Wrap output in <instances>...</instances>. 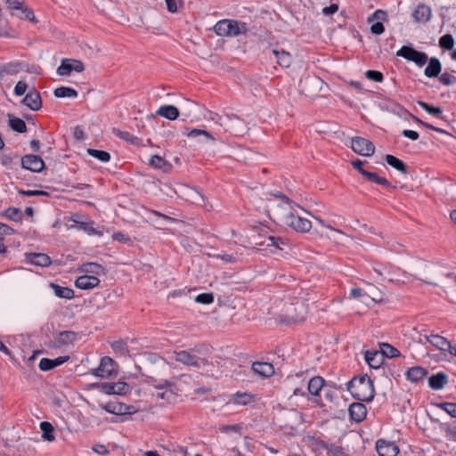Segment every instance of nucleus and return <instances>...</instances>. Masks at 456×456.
I'll list each match as a JSON object with an SVG mask.
<instances>
[{"instance_id": "obj_1", "label": "nucleus", "mask_w": 456, "mask_h": 456, "mask_svg": "<svg viewBox=\"0 0 456 456\" xmlns=\"http://www.w3.org/2000/svg\"><path fill=\"white\" fill-rule=\"evenodd\" d=\"M273 196L281 200V202L278 207L285 211V214L281 217V221L287 226L298 232H307L311 230V221L295 214V208H299L297 204L290 200L281 192L275 193Z\"/></svg>"}, {"instance_id": "obj_2", "label": "nucleus", "mask_w": 456, "mask_h": 456, "mask_svg": "<svg viewBox=\"0 0 456 456\" xmlns=\"http://www.w3.org/2000/svg\"><path fill=\"white\" fill-rule=\"evenodd\" d=\"M207 350L208 346L206 345H197L187 350L175 351V360L185 366L197 370L202 369L209 372L212 370L213 363L207 358L200 356L204 354Z\"/></svg>"}, {"instance_id": "obj_3", "label": "nucleus", "mask_w": 456, "mask_h": 456, "mask_svg": "<svg viewBox=\"0 0 456 456\" xmlns=\"http://www.w3.org/2000/svg\"><path fill=\"white\" fill-rule=\"evenodd\" d=\"M347 390L360 402H371L375 396L373 382L366 374L353 378L347 383Z\"/></svg>"}, {"instance_id": "obj_4", "label": "nucleus", "mask_w": 456, "mask_h": 456, "mask_svg": "<svg viewBox=\"0 0 456 456\" xmlns=\"http://www.w3.org/2000/svg\"><path fill=\"white\" fill-rule=\"evenodd\" d=\"M150 384L156 388L158 391L154 395L158 399L164 400L167 403H172L176 398V393L175 392V384L172 381H169L167 379H152L150 381Z\"/></svg>"}, {"instance_id": "obj_5", "label": "nucleus", "mask_w": 456, "mask_h": 456, "mask_svg": "<svg viewBox=\"0 0 456 456\" xmlns=\"http://www.w3.org/2000/svg\"><path fill=\"white\" fill-rule=\"evenodd\" d=\"M94 387H97L101 392L106 395H126L131 391V387L126 382L121 380L113 383H96L94 384Z\"/></svg>"}, {"instance_id": "obj_6", "label": "nucleus", "mask_w": 456, "mask_h": 456, "mask_svg": "<svg viewBox=\"0 0 456 456\" xmlns=\"http://www.w3.org/2000/svg\"><path fill=\"white\" fill-rule=\"evenodd\" d=\"M396 55L413 61L419 67L424 66L428 60L426 53L419 52L410 45L402 46L397 51Z\"/></svg>"}, {"instance_id": "obj_7", "label": "nucleus", "mask_w": 456, "mask_h": 456, "mask_svg": "<svg viewBox=\"0 0 456 456\" xmlns=\"http://www.w3.org/2000/svg\"><path fill=\"white\" fill-rule=\"evenodd\" d=\"M352 150L358 155L369 157L375 151L374 144L368 139L356 136L351 142Z\"/></svg>"}, {"instance_id": "obj_8", "label": "nucleus", "mask_w": 456, "mask_h": 456, "mask_svg": "<svg viewBox=\"0 0 456 456\" xmlns=\"http://www.w3.org/2000/svg\"><path fill=\"white\" fill-rule=\"evenodd\" d=\"M116 362L109 357L104 356L101 359L100 365L92 370V373L99 378L107 379L116 373Z\"/></svg>"}, {"instance_id": "obj_9", "label": "nucleus", "mask_w": 456, "mask_h": 456, "mask_svg": "<svg viewBox=\"0 0 456 456\" xmlns=\"http://www.w3.org/2000/svg\"><path fill=\"white\" fill-rule=\"evenodd\" d=\"M21 167L34 173H40L44 170L45 165L42 158L35 154L24 155L21 159Z\"/></svg>"}, {"instance_id": "obj_10", "label": "nucleus", "mask_w": 456, "mask_h": 456, "mask_svg": "<svg viewBox=\"0 0 456 456\" xmlns=\"http://www.w3.org/2000/svg\"><path fill=\"white\" fill-rule=\"evenodd\" d=\"M85 65L79 60L63 59L57 69V74L60 76H69L72 71L80 73L84 71Z\"/></svg>"}, {"instance_id": "obj_11", "label": "nucleus", "mask_w": 456, "mask_h": 456, "mask_svg": "<svg viewBox=\"0 0 456 456\" xmlns=\"http://www.w3.org/2000/svg\"><path fill=\"white\" fill-rule=\"evenodd\" d=\"M376 451L379 456H397L400 452L399 447L395 442L382 438L377 440Z\"/></svg>"}, {"instance_id": "obj_12", "label": "nucleus", "mask_w": 456, "mask_h": 456, "mask_svg": "<svg viewBox=\"0 0 456 456\" xmlns=\"http://www.w3.org/2000/svg\"><path fill=\"white\" fill-rule=\"evenodd\" d=\"M102 409L114 415H126L134 412V406L119 402H109L100 405Z\"/></svg>"}, {"instance_id": "obj_13", "label": "nucleus", "mask_w": 456, "mask_h": 456, "mask_svg": "<svg viewBox=\"0 0 456 456\" xmlns=\"http://www.w3.org/2000/svg\"><path fill=\"white\" fill-rule=\"evenodd\" d=\"M21 103L26 105L31 110L37 111L42 107V99L39 92L33 89L28 91V93L25 95Z\"/></svg>"}, {"instance_id": "obj_14", "label": "nucleus", "mask_w": 456, "mask_h": 456, "mask_svg": "<svg viewBox=\"0 0 456 456\" xmlns=\"http://www.w3.org/2000/svg\"><path fill=\"white\" fill-rule=\"evenodd\" d=\"M431 15V8L425 4H419L411 14L414 21L418 23L428 22L430 20Z\"/></svg>"}, {"instance_id": "obj_15", "label": "nucleus", "mask_w": 456, "mask_h": 456, "mask_svg": "<svg viewBox=\"0 0 456 456\" xmlns=\"http://www.w3.org/2000/svg\"><path fill=\"white\" fill-rule=\"evenodd\" d=\"M248 32V24L235 20H228L227 37H235L240 35H246Z\"/></svg>"}, {"instance_id": "obj_16", "label": "nucleus", "mask_w": 456, "mask_h": 456, "mask_svg": "<svg viewBox=\"0 0 456 456\" xmlns=\"http://www.w3.org/2000/svg\"><path fill=\"white\" fill-rule=\"evenodd\" d=\"M349 416L356 423L362 422L367 414L366 406L362 402L353 403L348 409Z\"/></svg>"}, {"instance_id": "obj_17", "label": "nucleus", "mask_w": 456, "mask_h": 456, "mask_svg": "<svg viewBox=\"0 0 456 456\" xmlns=\"http://www.w3.org/2000/svg\"><path fill=\"white\" fill-rule=\"evenodd\" d=\"M100 284V279L94 275H82L76 279L75 286L80 289H91Z\"/></svg>"}, {"instance_id": "obj_18", "label": "nucleus", "mask_w": 456, "mask_h": 456, "mask_svg": "<svg viewBox=\"0 0 456 456\" xmlns=\"http://www.w3.org/2000/svg\"><path fill=\"white\" fill-rule=\"evenodd\" d=\"M365 361L371 369H379L384 363L385 357L381 351L367 350L365 352Z\"/></svg>"}, {"instance_id": "obj_19", "label": "nucleus", "mask_w": 456, "mask_h": 456, "mask_svg": "<svg viewBox=\"0 0 456 456\" xmlns=\"http://www.w3.org/2000/svg\"><path fill=\"white\" fill-rule=\"evenodd\" d=\"M26 259L28 263L41 267H47L52 263L49 256L44 253H27Z\"/></svg>"}, {"instance_id": "obj_20", "label": "nucleus", "mask_w": 456, "mask_h": 456, "mask_svg": "<svg viewBox=\"0 0 456 456\" xmlns=\"http://www.w3.org/2000/svg\"><path fill=\"white\" fill-rule=\"evenodd\" d=\"M69 356H59L55 359L42 358L38 367L42 371H48L63 364L69 360Z\"/></svg>"}, {"instance_id": "obj_21", "label": "nucleus", "mask_w": 456, "mask_h": 456, "mask_svg": "<svg viewBox=\"0 0 456 456\" xmlns=\"http://www.w3.org/2000/svg\"><path fill=\"white\" fill-rule=\"evenodd\" d=\"M77 333L72 330H64L54 336L55 346H61L73 343L77 339Z\"/></svg>"}, {"instance_id": "obj_22", "label": "nucleus", "mask_w": 456, "mask_h": 456, "mask_svg": "<svg viewBox=\"0 0 456 456\" xmlns=\"http://www.w3.org/2000/svg\"><path fill=\"white\" fill-rule=\"evenodd\" d=\"M448 383V375L444 372H437L428 378V387L433 390H440Z\"/></svg>"}, {"instance_id": "obj_23", "label": "nucleus", "mask_w": 456, "mask_h": 456, "mask_svg": "<svg viewBox=\"0 0 456 456\" xmlns=\"http://www.w3.org/2000/svg\"><path fill=\"white\" fill-rule=\"evenodd\" d=\"M428 66L425 68L424 74L428 77H437L442 70V64L436 57L428 60Z\"/></svg>"}, {"instance_id": "obj_24", "label": "nucleus", "mask_w": 456, "mask_h": 456, "mask_svg": "<svg viewBox=\"0 0 456 456\" xmlns=\"http://www.w3.org/2000/svg\"><path fill=\"white\" fill-rule=\"evenodd\" d=\"M428 370L420 366L411 367L407 370L405 375L408 380L417 383L422 380L427 375Z\"/></svg>"}, {"instance_id": "obj_25", "label": "nucleus", "mask_w": 456, "mask_h": 456, "mask_svg": "<svg viewBox=\"0 0 456 456\" xmlns=\"http://www.w3.org/2000/svg\"><path fill=\"white\" fill-rule=\"evenodd\" d=\"M149 165L155 169L163 171L164 173L170 172L173 167L168 161L159 155L152 156L149 160Z\"/></svg>"}, {"instance_id": "obj_26", "label": "nucleus", "mask_w": 456, "mask_h": 456, "mask_svg": "<svg viewBox=\"0 0 456 456\" xmlns=\"http://www.w3.org/2000/svg\"><path fill=\"white\" fill-rule=\"evenodd\" d=\"M156 114L168 120H175L179 117V110L174 105H162L156 111Z\"/></svg>"}, {"instance_id": "obj_27", "label": "nucleus", "mask_w": 456, "mask_h": 456, "mask_svg": "<svg viewBox=\"0 0 456 456\" xmlns=\"http://www.w3.org/2000/svg\"><path fill=\"white\" fill-rule=\"evenodd\" d=\"M425 339L427 342L430 343L432 346L441 351H446L447 346H450V341L437 334L425 336Z\"/></svg>"}, {"instance_id": "obj_28", "label": "nucleus", "mask_w": 456, "mask_h": 456, "mask_svg": "<svg viewBox=\"0 0 456 456\" xmlns=\"http://www.w3.org/2000/svg\"><path fill=\"white\" fill-rule=\"evenodd\" d=\"M252 370L263 377H271L274 373V368L269 362H256L252 365Z\"/></svg>"}, {"instance_id": "obj_29", "label": "nucleus", "mask_w": 456, "mask_h": 456, "mask_svg": "<svg viewBox=\"0 0 456 456\" xmlns=\"http://www.w3.org/2000/svg\"><path fill=\"white\" fill-rule=\"evenodd\" d=\"M50 287L53 289L56 297L64 299H72L75 297V292L72 289L62 287L61 285L51 282Z\"/></svg>"}, {"instance_id": "obj_30", "label": "nucleus", "mask_w": 456, "mask_h": 456, "mask_svg": "<svg viewBox=\"0 0 456 456\" xmlns=\"http://www.w3.org/2000/svg\"><path fill=\"white\" fill-rule=\"evenodd\" d=\"M324 384L325 380L323 378L320 376H315L312 378L308 382V393L311 394L312 395L318 396Z\"/></svg>"}, {"instance_id": "obj_31", "label": "nucleus", "mask_w": 456, "mask_h": 456, "mask_svg": "<svg viewBox=\"0 0 456 456\" xmlns=\"http://www.w3.org/2000/svg\"><path fill=\"white\" fill-rule=\"evenodd\" d=\"M273 53L275 55L277 63L280 66H281L283 68H288L290 66L292 60H291V55L289 54V53L284 51L283 49H281V50L273 49Z\"/></svg>"}, {"instance_id": "obj_32", "label": "nucleus", "mask_w": 456, "mask_h": 456, "mask_svg": "<svg viewBox=\"0 0 456 456\" xmlns=\"http://www.w3.org/2000/svg\"><path fill=\"white\" fill-rule=\"evenodd\" d=\"M385 159L389 166H391L397 171H399L403 174L407 173V166L400 159L396 158L394 155L387 154L385 157Z\"/></svg>"}, {"instance_id": "obj_33", "label": "nucleus", "mask_w": 456, "mask_h": 456, "mask_svg": "<svg viewBox=\"0 0 456 456\" xmlns=\"http://www.w3.org/2000/svg\"><path fill=\"white\" fill-rule=\"evenodd\" d=\"M40 429L42 431V438L48 442H53L55 440L54 436V428L48 421H42L40 423Z\"/></svg>"}, {"instance_id": "obj_34", "label": "nucleus", "mask_w": 456, "mask_h": 456, "mask_svg": "<svg viewBox=\"0 0 456 456\" xmlns=\"http://www.w3.org/2000/svg\"><path fill=\"white\" fill-rule=\"evenodd\" d=\"M9 120L8 124L9 126L15 132L18 133H25L27 131V125L24 120H22L20 118L13 117L12 115H8Z\"/></svg>"}, {"instance_id": "obj_35", "label": "nucleus", "mask_w": 456, "mask_h": 456, "mask_svg": "<svg viewBox=\"0 0 456 456\" xmlns=\"http://www.w3.org/2000/svg\"><path fill=\"white\" fill-rule=\"evenodd\" d=\"M77 94L75 89L68 86H60L53 91V95L56 98H76Z\"/></svg>"}, {"instance_id": "obj_36", "label": "nucleus", "mask_w": 456, "mask_h": 456, "mask_svg": "<svg viewBox=\"0 0 456 456\" xmlns=\"http://www.w3.org/2000/svg\"><path fill=\"white\" fill-rule=\"evenodd\" d=\"M362 176L371 183H375L387 188L390 187V183L385 177H381L376 173L367 170L365 173H362Z\"/></svg>"}, {"instance_id": "obj_37", "label": "nucleus", "mask_w": 456, "mask_h": 456, "mask_svg": "<svg viewBox=\"0 0 456 456\" xmlns=\"http://www.w3.org/2000/svg\"><path fill=\"white\" fill-rule=\"evenodd\" d=\"M418 105L422 109L424 110L425 111H427L428 114L436 117V118H442L444 119V116H443V110L440 107H435L433 105H430L425 102H422V101H419L418 102Z\"/></svg>"}, {"instance_id": "obj_38", "label": "nucleus", "mask_w": 456, "mask_h": 456, "mask_svg": "<svg viewBox=\"0 0 456 456\" xmlns=\"http://www.w3.org/2000/svg\"><path fill=\"white\" fill-rule=\"evenodd\" d=\"M113 134H115L117 137L130 142L131 144L136 145L138 144L139 138L134 136V134H130L127 131H122L118 128H113L112 129Z\"/></svg>"}, {"instance_id": "obj_39", "label": "nucleus", "mask_w": 456, "mask_h": 456, "mask_svg": "<svg viewBox=\"0 0 456 456\" xmlns=\"http://www.w3.org/2000/svg\"><path fill=\"white\" fill-rule=\"evenodd\" d=\"M379 346L380 351L385 358H395L399 357L401 355V353L397 348L394 347L393 346L387 343H380Z\"/></svg>"}, {"instance_id": "obj_40", "label": "nucleus", "mask_w": 456, "mask_h": 456, "mask_svg": "<svg viewBox=\"0 0 456 456\" xmlns=\"http://www.w3.org/2000/svg\"><path fill=\"white\" fill-rule=\"evenodd\" d=\"M2 216L13 222H21L22 220V212L17 208H6Z\"/></svg>"}, {"instance_id": "obj_41", "label": "nucleus", "mask_w": 456, "mask_h": 456, "mask_svg": "<svg viewBox=\"0 0 456 456\" xmlns=\"http://www.w3.org/2000/svg\"><path fill=\"white\" fill-rule=\"evenodd\" d=\"M253 400V395L248 393H236L232 396V403L239 405H247Z\"/></svg>"}, {"instance_id": "obj_42", "label": "nucleus", "mask_w": 456, "mask_h": 456, "mask_svg": "<svg viewBox=\"0 0 456 456\" xmlns=\"http://www.w3.org/2000/svg\"><path fill=\"white\" fill-rule=\"evenodd\" d=\"M110 346L116 354L122 356H125L129 353L126 342L122 339L112 342Z\"/></svg>"}, {"instance_id": "obj_43", "label": "nucleus", "mask_w": 456, "mask_h": 456, "mask_svg": "<svg viewBox=\"0 0 456 456\" xmlns=\"http://www.w3.org/2000/svg\"><path fill=\"white\" fill-rule=\"evenodd\" d=\"M330 444L326 443L325 441L322 440L318 437H311L310 438V446L312 450L315 452H321L322 450H328Z\"/></svg>"}, {"instance_id": "obj_44", "label": "nucleus", "mask_w": 456, "mask_h": 456, "mask_svg": "<svg viewBox=\"0 0 456 456\" xmlns=\"http://www.w3.org/2000/svg\"><path fill=\"white\" fill-rule=\"evenodd\" d=\"M104 268L97 263H86L82 265V271L87 273L100 275Z\"/></svg>"}, {"instance_id": "obj_45", "label": "nucleus", "mask_w": 456, "mask_h": 456, "mask_svg": "<svg viewBox=\"0 0 456 456\" xmlns=\"http://www.w3.org/2000/svg\"><path fill=\"white\" fill-rule=\"evenodd\" d=\"M87 153L102 162H108L110 159V153L105 151L88 149Z\"/></svg>"}, {"instance_id": "obj_46", "label": "nucleus", "mask_w": 456, "mask_h": 456, "mask_svg": "<svg viewBox=\"0 0 456 456\" xmlns=\"http://www.w3.org/2000/svg\"><path fill=\"white\" fill-rule=\"evenodd\" d=\"M439 46L444 50H452L454 46V38L451 34H445L439 39Z\"/></svg>"}, {"instance_id": "obj_47", "label": "nucleus", "mask_w": 456, "mask_h": 456, "mask_svg": "<svg viewBox=\"0 0 456 456\" xmlns=\"http://www.w3.org/2000/svg\"><path fill=\"white\" fill-rule=\"evenodd\" d=\"M266 245L268 247L273 246L278 249L283 250L284 247H286L288 244L286 240L281 237L269 236L267 238Z\"/></svg>"}, {"instance_id": "obj_48", "label": "nucleus", "mask_w": 456, "mask_h": 456, "mask_svg": "<svg viewBox=\"0 0 456 456\" xmlns=\"http://www.w3.org/2000/svg\"><path fill=\"white\" fill-rule=\"evenodd\" d=\"M387 20V12L383 10H376L368 19V23H372L374 21H380L383 23Z\"/></svg>"}, {"instance_id": "obj_49", "label": "nucleus", "mask_w": 456, "mask_h": 456, "mask_svg": "<svg viewBox=\"0 0 456 456\" xmlns=\"http://www.w3.org/2000/svg\"><path fill=\"white\" fill-rule=\"evenodd\" d=\"M228 19L221 20L214 26V31L217 36L227 37Z\"/></svg>"}, {"instance_id": "obj_50", "label": "nucleus", "mask_w": 456, "mask_h": 456, "mask_svg": "<svg viewBox=\"0 0 456 456\" xmlns=\"http://www.w3.org/2000/svg\"><path fill=\"white\" fill-rule=\"evenodd\" d=\"M199 135H203L208 141H212V142L215 141V138L213 137V135L210 133H208V131L203 130V129H192L189 133H187V136L189 138H195Z\"/></svg>"}, {"instance_id": "obj_51", "label": "nucleus", "mask_w": 456, "mask_h": 456, "mask_svg": "<svg viewBox=\"0 0 456 456\" xmlns=\"http://www.w3.org/2000/svg\"><path fill=\"white\" fill-rule=\"evenodd\" d=\"M328 456H349L345 452L344 448L335 444H330L327 450Z\"/></svg>"}, {"instance_id": "obj_52", "label": "nucleus", "mask_w": 456, "mask_h": 456, "mask_svg": "<svg viewBox=\"0 0 456 456\" xmlns=\"http://www.w3.org/2000/svg\"><path fill=\"white\" fill-rule=\"evenodd\" d=\"M438 408L447 412L450 416L456 418V403H449V402H444L439 403Z\"/></svg>"}, {"instance_id": "obj_53", "label": "nucleus", "mask_w": 456, "mask_h": 456, "mask_svg": "<svg viewBox=\"0 0 456 456\" xmlns=\"http://www.w3.org/2000/svg\"><path fill=\"white\" fill-rule=\"evenodd\" d=\"M18 17L21 20L24 19V20H28L32 22H37V19L34 14V12L32 11V9L28 8L27 5H25L24 8L22 9L21 12L20 14H18Z\"/></svg>"}, {"instance_id": "obj_54", "label": "nucleus", "mask_w": 456, "mask_h": 456, "mask_svg": "<svg viewBox=\"0 0 456 456\" xmlns=\"http://www.w3.org/2000/svg\"><path fill=\"white\" fill-rule=\"evenodd\" d=\"M442 429L444 430L445 436L450 441L456 442V427L455 426L444 424L442 426Z\"/></svg>"}, {"instance_id": "obj_55", "label": "nucleus", "mask_w": 456, "mask_h": 456, "mask_svg": "<svg viewBox=\"0 0 456 456\" xmlns=\"http://www.w3.org/2000/svg\"><path fill=\"white\" fill-rule=\"evenodd\" d=\"M195 301L203 305H209L214 302L213 293H201L195 297Z\"/></svg>"}, {"instance_id": "obj_56", "label": "nucleus", "mask_w": 456, "mask_h": 456, "mask_svg": "<svg viewBox=\"0 0 456 456\" xmlns=\"http://www.w3.org/2000/svg\"><path fill=\"white\" fill-rule=\"evenodd\" d=\"M76 217H77V216H74L71 218V220H72L74 223L77 224H78V226H79V228H81L82 230H84V231L87 232H88V233H90V234H94V233H96V230H95V228H94V227L92 226V223H87V222H79V221H77V220L76 219Z\"/></svg>"}, {"instance_id": "obj_57", "label": "nucleus", "mask_w": 456, "mask_h": 456, "mask_svg": "<svg viewBox=\"0 0 456 456\" xmlns=\"http://www.w3.org/2000/svg\"><path fill=\"white\" fill-rule=\"evenodd\" d=\"M18 193L20 195L28 196V197H37V196H48L49 193L45 191L40 190H19Z\"/></svg>"}, {"instance_id": "obj_58", "label": "nucleus", "mask_w": 456, "mask_h": 456, "mask_svg": "<svg viewBox=\"0 0 456 456\" xmlns=\"http://www.w3.org/2000/svg\"><path fill=\"white\" fill-rule=\"evenodd\" d=\"M439 81L444 86H452L456 84V77L448 72H444L439 77Z\"/></svg>"}, {"instance_id": "obj_59", "label": "nucleus", "mask_w": 456, "mask_h": 456, "mask_svg": "<svg viewBox=\"0 0 456 456\" xmlns=\"http://www.w3.org/2000/svg\"><path fill=\"white\" fill-rule=\"evenodd\" d=\"M365 77L371 81L379 83L382 82L384 78L383 74L378 70H367L365 72Z\"/></svg>"}, {"instance_id": "obj_60", "label": "nucleus", "mask_w": 456, "mask_h": 456, "mask_svg": "<svg viewBox=\"0 0 456 456\" xmlns=\"http://www.w3.org/2000/svg\"><path fill=\"white\" fill-rule=\"evenodd\" d=\"M20 69V63L19 62H10L3 68V72L12 75L16 72H18Z\"/></svg>"}, {"instance_id": "obj_61", "label": "nucleus", "mask_w": 456, "mask_h": 456, "mask_svg": "<svg viewBox=\"0 0 456 456\" xmlns=\"http://www.w3.org/2000/svg\"><path fill=\"white\" fill-rule=\"evenodd\" d=\"M5 4L10 10L20 11V12L25 6L24 2L20 0H6Z\"/></svg>"}, {"instance_id": "obj_62", "label": "nucleus", "mask_w": 456, "mask_h": 456, "mask_svg": "<svg viewBox=\"0 0 456 456\" xmlns=\"http://www.w3.org/2000/svg\"><path fill=\"white\" fill-rule=\"evenodd\" d=\"M370 30L373 35H381L384 32L385 28L383 23L380 21H374L372 22Z\"/></svg>"}, {"instance_id": "obj_63", "label": "nucleus", "mask_w": 456, "mask_h": 456, "mask_svg": "<svg viewBox=\"0 0 456 456\" xmlns=\"http://www.w3.org/2000/svg\"><path fill=\"white\" fill-rule=\"evenodd\" d=\"M28 86L23 81H19L14 87V94L18 96L23 95L27 91Z\"/></svg>"}, {"instance_id": "obj_64", "label": "nucleus", "mask_w": 456, "mask_h": 456, "mask_svg": "<svg viewBox=\"0 0 456 456\" xmlns=\"http://www.w3.org/2000/svg\"><path fill=\"white\" fill-rule=\"evenodd\" d=\"M297 321L293 317H289L287 315H279L276 318V322L279 324H286L290 325L292 323H295Z\"/></svg>"}]
</instances>
